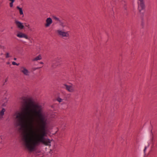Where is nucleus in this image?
Here are the masks:
<instances>
[{"label": "nucleus", "instance_id": "18", "mask_svg": "<svg viewBox=\"0 0 157 157\" xmlns=\"http://www.w3.org/2000/svg\"><path fill=\"white\" fill-rule=\"evenodd\" d=\"M12 64L13 65H16L17 66H18L19 65V63H17L13 61L12 62Z\"/></svg>", "mask_w": 157, "mask_h": 157}, {"label": "nucleus", "instance_id": "12", "mask_svg": "<svg viewBox=\"0 0 157 157\" xmlns=\"http://www.w3.org/2000/svg\"><path fill=\"white\" fill-rule=\"evenodd\" d=\"M17 8L19 10L20 14L21 15H22V17H23L24 16V14L22 8L18 6L17 7Z\"/></svg>", "mask_w": 157, "mask_h": 157}, {"label": "nucleus", "instance_id": "16", "mask_svg": "<svg viewBox=\"0 0 157 157\" xmlns=\"http://www.w3.org/2000/svg\"><path fill=\"white\" fill-rule=\"evenodd\" d=\"M53 18L55 20H56V21H59V22L60 20L59 19V18H58V17H56V16L54 17H53Z\"/></svg>", "mask_w": 157, "mask_h": 157}, {"label": "nucleus", "instance_id": "9", "mask_svg": "<svg viewBox=\"0 0 157 157\" xmlns=\"http://www.w3.org/2000/svg\"><path fill=\"white\" fill-rule=\"evenodd\" d=\"M59 25L62 28H64L66 26V23L62 20H60L59 22Z\"/></svg>", "mask_w": 157, "mask_h": 157}, {"label": "nucleus", "instance_id": "11", "mask_svg": "<svg viewBox=\"0 0 157 157\" xmlns=\"http://www.w3.org/2000/svg\"><path fill=\"white\" fill-rule=\"evenodd\" d=\"M55 60L56 61V66H58L60 64L61 62V60L60 58L57 57L56 58Z\"/></svg>", "mask_w": 157, "mask_h": 157}, {"label": "nucleus", "instance_id": "3", "mask_svg": "<svg viewBox=\"0 0 157 157\" xmlns=\"http://www.w3.org/2000/svg\"><path fill=\"white\" fill-rule=\"evenodd\" d=\"M138 9L140 13L143 14L144 12L145 5L144 0H138Z\"/></svg>", "mask_w": 157, "mask_h": 157}, {"label": "nucleus", "instance_id": "15", "mask_svg": "<svg viewBox=\"0 0 157 157\" xmlns=\"http://www.w3.org/2000/svg\"><path fill=\"white\" fill-rule=\"evenodd\" d=\"M10 57V54L9 52H6V58H7Z\"/></svg>", "mask_w": 157, "mask_h": 157}, {"label": "nucleus", "instance_id": "5", "mask_svg": "<svg viewBox=\"0 0 157 157\" xmlns=\"http://www.w3.org/2000/svg\"><path fill=\"white\" fill-rule=\"evenodd\" d=\"M17 36L19 38H24L26 39L29 40V41H30V39L29 38L28 36L22 32H18L17 34Z\"/></svg>", "mask_w": 157, "mask_h": 157}, {"label": "nucleus", "instance_id": "7", "mask_svg": "<svg viewBox=\"0 0 157 157\" xmlns=\"http://www.w3.org/2000/svg\"><path fill=\"white\" fill-rule=\"evenodd\" d=\"M52 19L48 17L46 18L45 20V22L44 24V26L45 28H48L50 26L52 23Z\"/></svg>", "mask_w": 157, "mask_h": 157}, {"label": "nucleus", "instance_id": "21", "mask_svg": "<svg viewBox=\"0 0 157 157\" xmlns=\"http://www.w3.org/2000/svg\"><path fill=\"white\" fill-rule=\"evenodd\" d=\"M40 64H44L43 63V62H40Z\"/></svg>", "mask_w": 157, "mask_h": 157}, {"label": "nucleus", "instance_id": "24", "mask_svg": "<svg viewBox=\"0 0 157 157\" xmlns=\"http://www.w3.org/2000/svg\"><path fill=\"white\" fill-rule=\"evenodd\" d=\"M2 142V140H0V143H1Z\"/></svg>", "mask_w": 157, "mask_h": 157}, {"label": "nucleus", "instance_id": "4", "mask_svg": "<svg viewBox=\"0 0 157 157\" xmlns=\"http://www.w3.org/2000/svg\"><path fill=\"white\" fill-rule=\"evenodd\" d=\"M20 71L22 74L26 76H29L30 72L29 70L25 66H22L20 68Z\"/></svg>", "mask_w": 157, "mask_h": 157}, {"label": "nucleus", "instance_id": "23", "mask_svg": "<svg viewBox=\"0 0 157 157\" xmlns=\"http://www.w3.org/2000/svg\"><path fill=\"white\" fill-rule=\"evenodd\" d=\"M2 136H0V138H1V140L2 139Z\"/></svg>", "mask_w": 157, "mask_h": 157}, {"label": "nucleus", "instance_id": "19", "mask_svg": "<svg viewBox=\"0 0 157 157\" xmlns=\"http://www.w3.org/2000/svg\"><path fill=\"white\" fill-rule=\"evenodd\" d=\"M149 146V145L147 147L145 146L144 149V153L145 152L147 147Z\"/></svg>", "mask_w": 157, "mask_h": 157}, {"label": "nucleus", "instance_id": "13", "mask_svg": "<svg viewBox=\"0 0 157 157\" xmlns=\"http://www.w3.org/2000/svg\"><path fill=\"white\" fill-rule=\"evenodd\" d=\"M5 111V109L4 108L2 109L0 112V115L1 116H3L4 114V112Z\"/></svg>", "mask_w": 157, "mask_h": 157}, {"label": "nucleus", "instance_id": "22", "mask_svg": "<svg viewBox=\"0 0 157 157\" xmlns=\"http://www.w3.org/2000/svg\"><path fill=\"white\" fill-rule=\"evenodd\" d=\"M14 60H16L17 59H16V58H14Z\"/></svg>", "mask_w": 157, "mask_h": 157}, {"label": "nucleus", "instance_id": "1", "mask_svg": "<svg viewBox=\"0 0 157 157\" xmlns=\"http://www.w3.org/2000/svg\"><path fill=\"white\" fill-rule=\"evenodd\" d=\"M23 101L21 112L15 113L17 125L21 126L22 143L25 148L30 151L42 144L51 146L52 141L47 136V129L48 117L43 111L42 106L33 102H27L25 97L21 98Z\"/></svg>", "mask_w": 157, "mask_h": 157}, {"label": "nucleus", "instance_id": "10", "mask_svg": "<svg viewBox=\"0 0 157 157\" xmlns=\"http://www.w3.org/2000/svg\"><path fill=\"white\" fill-rule=\"evenodd\" d=\"M42 59V56L40 55H39L37 56L36 57L32 60L33 61H37L38 60H40Z\"/></svg>", "mask_w": 157, "mask_h": 157}, {"label": "nucleus", "instance_id": "17", "mask_svg": "<svg viewBox=\"0 0 157 157\" xmlns=\"http://www.w3.org/2000/svg\"><path fill=\"white\" fill-rule=\"evenodd\" d=\"M57 100L59 102H60L63 101V100L62 99L60 98H57Z\"/></svg>", "mask_w": 157, "mask_h": 157}, {"label": "nucleus", "instance_id": "14", "mask_svg": "<svg viewBox=\"0 0 157 157\" xmlns=\"http://www.w3.org/2000/svg\"><path fill=\"white\" fill-rule=\"evenodd\" d=\"M10 1H11V2L10 3V7H12L13 6V3L14 2L15 0H9Z\"/></svg>", "mask_w": 157, "mask_h": 157}, {"label": "nucleus", "instance_id": "6", "mask_svg": "<svg viewBox=\"0 0 157 157\" xmlns=\"http://www.w3.org/2000/svg\"><path fill=\"white\" fill-rule=\"evenodd\" d=\"M63 86H65V88L69 92L73 93L75 91L74 87L72 85H68L66 84H64Z\"/></svg>", "mask_w": 157, "mask_h": 157}, {"label": "nucleus", "instance_id": "2", "mask_svg": "<svg viewBox=\"0 0 157 157\" xmlns=\"http://www.w3.org/2000/svg\"><path fill=\"white\" fill-rule=\"evenodd\" d=\"M58 35L63 38H68L70 35L68 31H64L63 30L59 29L57 31Z\"/></svg>", "mask_w": 157, "mask_h": 157}, {"label": "nucleus", "instance_id": "8", "mask_svg": "<svg viewBox=\"0 0 157 157\" xmlns=\"http://www.w3.org/2000/svg\"><path fill=\"white\" fill-rule=\"evenodd\" d=\"M15 23L19 29H22L24 28V26L23 23L17 20L15 21Z\"/></svg>", "mask_w": 157, "mask_h": 157}, {"label": "nucleus", "instance_id": "20", "mask_svg": "<svg viewBox=\"0 0 157 157\" xmlns=\"http://www.w3.org/2000/svg\"><path fill=\"white\" fill-rule=\"evenodd\" d=\"M25 26L27 27H28V28L29 29L30 28V25H29V24H27L25 25Z\"/></svg>", "mask_w": 157, "mask_h": 157}]
</instances>
